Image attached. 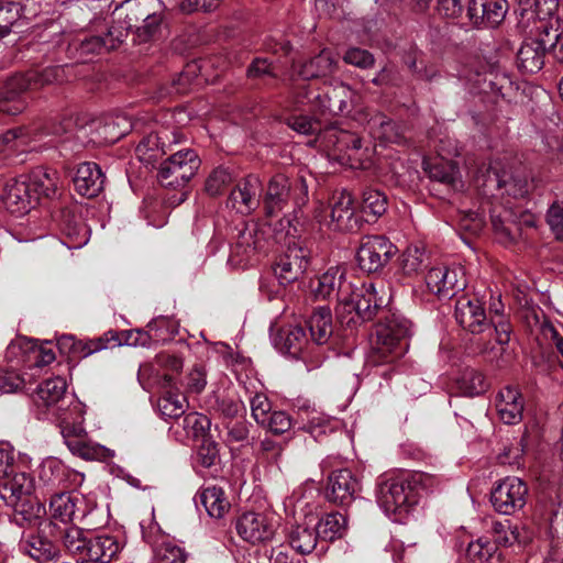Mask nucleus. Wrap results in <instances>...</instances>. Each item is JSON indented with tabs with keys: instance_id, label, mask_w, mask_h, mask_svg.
I'll list each match as a JSON object with an SVG mask.
<instances>
[{
	"instance_id": "obj_62",
	"label": "nucleus",
	"mask_w": 563,
	"mask_h": 563,
	"mask_svg": "<svg viewBox=\"0 0 563 563\" xmlns=\"http://www.w3.org/2000/svg\"><path fill=\"white\" fill-rule=\"evenodd\" d=\"M343 60L346 64L353 65L358 68H371L374 66L375 58L373 54H371L368 51L358 48V47H351L349 48L344 56Z\"/></svg>"
},
{
	"instance_id": "obj_11",
	"label": "nucleus",
	"mask_w": 563,
	"mask_h": 563,
	"mask_svg": "<svg viewBox=\"0 0 563 563\" xmlns=\"http://www.w3.org/2000/svg\"><path fill=\"white\" fill-rule=\"evenodd\" d=\"M265 246L264 235L254 223L238 230L231 245L228 263L234 268H244L256 261L257 253Z\"/></svg>"
},
{
	"instance_id": "obj_6",
	"label": "nucleus",
	"mask_w": 563,
	"mask_h": 563,
	"mask_svg": "<svg viewBox=\"0 0 563 563\" xmlns=\"http://www.w3.org/2000/svg\"><path fill=\"white\" fill-rule=\"evenodd\" d=\"M289 200L301 207L308 201V185L303 176L289 178L277 174L271 178L264 197V209L267 216L278 214Z\"/></svg>"
},
{
	"instance_id": "obj_12",
	"label": "nucleus",
	"mask_w": 563,
	"mask_h": 563,
	"mask_svg": "<svg viewBox=\"0 0 563 563\" xmlns=\"http://www.w3.org/2000/svg\"><path fill=\"white\" fill-rule=\"evenodd\" d=\"M397 247L385 236H365L356 253L358 267L366 273H377L383 269L393 256Z\"/></svg>"
},
{
	"instance_id": "obj_53",
	"label": "nucleus",
	"mask_w": 563,
	"mask_h": 563,
	"mask_svg": "<svg viewBox=\"0 0 563 563\" xmlns=\"http://www.w3.org/2000/svg\"><path fill=\"white\" fill-rule=\"evenodd\" d=\"M371 133L374 137L386 142H397L398 134L395 124L384 114H376L368 121Z\"/></svg>"
},
{
	"instance_id": "obj_59",
	"label": "nucleus",
	"mask_w": 563,
	"mask_h": 563,
	"mask_svg": "<svg viewBox=\"0 0 563 563\" xmlns=\"http://www.w3.org/2000/svg\"><path fill=\"white\" fill-rule=\"evenodd\" d=\"M338 426V420L316 415L309 420L306 429L314 439H318L322 434L334 431Z\"/></svg>"
},
{
	"instance_id": "obj_28",
	"label": "nucleus",
	"mask_w": 563,
	"mask_h": 563,
	"mask_svg": "<svg viewBox=\"0 0 563 563\" xmlns=\"http://www.w3.org/2000/svg\"><path fill=\"white\" fill-rule=\"evenodd\" d=\"M331 222L338 231H354L360 222L355 214L354 199L352 195L343 190L332 198Z\"/></svg>"
},
{
	"instance_id": "obj_22",
	"label": "nucleus",
	"mask_w": 563,
	"mask_h": 563,
	"mask_svg": "<svg viewBox=\"0 0 563 563\" xmlns=\"http://www.w3.org/2000/svg\"><path fill=\"white\" fill-rule=\"evenodd\" d=\"M1 199L12 213H26L37 203V197L33 195L26 176L7 180Z\"/></svg>"
},
{
	"instance_id": "obj_48",
	"label": "nucleus",
	"mask_w": 563,
	"mask_h": 563,
	"mask_svg": "<svg viewBox=\"0 0 563 563\" xmlns=\"http://www.w3.org/2000/svg\"><path fill=\"white\" fill-rule=\"evenodd\" d=\"M424 170L429 173L430 178L443 184L454 185L459 179V170L451 161H441L434 164L423 162Z\"/></svg>"
},
{
	"instance_id": "obj_14",
	"label": "nucleus",
	"mask_w": 563,
	"mask_h": 563,
	"mask_svg": "<svg viewBox=\"0 0 563 563\" xmlns=\"http://www.w3.org/2000/svg\"><path fill=\"white\" fill-rule=\"evenodd\" d=\"M527 495L526 483L518 477L508 476L493 488L490 503L497 512L509 516L523 508Z\"/></svg>"
},
{
	"instance_id": "obj_50",
	"label": "nucleus",
	"mask_w": 563,
	"mask_h": 563,
	"mask_svg": "<svg viewBox=\"0 0 563 563\" xmlns=\"http://www.w3.org/2000/svg\"><path fill=\"white\" fill-rule=\"evenodd\" d=\"M362 209L365 214H371L376 219L386 212L387 197L377 189L368 188L363 192Z\"/></svg>"
},
{
	"instance_id": "obj_8",
	"label": "nucleus",
	"mask_w": 563,
	"mask_h": 563,
	"mask_svg": "<svg viewBox=\"0 0 563 563\" xmlns=\"http://www.w3.org/2000/svg\"><path fill=\"white\" fill-rule=\"evenodd\" d=\"M200 158L194 150H181L161 163L157 178L162 186L184 188L200 167Z\"/></svg>"
},
{
	"instance_id": "obj_36",
	"label": "nucleus",
	"mask_w": 563,
	"mask_h": 563,
	"mask_svg": "<svg viewBox=\"0 0 563 563\" xmlns=\"http://www.w3.org/2000/svg\"><path fill=\"white\" fill-rule=\"evenodd\" d=\"M544 55L545 46L542 42H526L517 54L518 66L526 73H538L544 65Z\"/></svg>"
},
{
	"instance_id": "obj_52",
	"label": "nucleus",
	"mask_w": 563,
	"mask_h": 563,
	"mask_svg": "<svg viewBox=\"0 0 563 563\" xmlns=\"http://www.w3.org/2000/svg\"><path fill=\"white\" fill-rule=\"evenodd\" d=\"M426 253L419 246H408L400 258V267L405 275H413L422 269L426 262Z\"/></svg>"
},
{
	"instance_id": "obj_34",
	"label": "nucleus",
	"mask_w": 563,
	"mask_h": 563,
	"mask_svg": "<svg viewBox=\"0 0 563 563\" xmlns=\"http://www.w3.org/2000/svg\"><path fill=\"white\" fill-rule=\"evenodd\" d=\"M336 63L333 53L329 49H323L303 64H294L292 69L301 79L310 80L332 74L335 70Z\"/></svg>"
},
{
	"instance_id": "obj_51",
	"label": "nucleus",
	"mask_w": 563,
	"mask_h": 563,
	"mask_svg": "<svg viewBox=\"0 0 563 563\" xmlns=\"http://www.w3.org/2000/svg\"><path fill=\"white\" fill-rule=\"evenodd\" d=\"M120 340L121 339L117 332L109 331L98 339L89 340L86 342L80 341V343L77 345L79 349V357H87L101 350L114 347Z\"/></svg>"
},
{
	"instance_id": "obj_41",
	"label": "nucleus",
	"mask_w": 563,
	"mask_h": 563,
	"mask_svg": "<svg viewBox=\"0 0 563 563\" xmlns=\"http://www.w3.org/2000/svg\"><path fill=\"white\" fill-rule=\"evenodd\" d=\"M319 538L314 526H308L307 523L297 525L288 534L290 547L300 554L312 552Z\"/></svg>"
},
{
	"instance_id": "obj_26",
	"label": "nucleus",
	"mask_w": 563,
	"mask_h": 563,
	"mask_svg": "<svg viewBox=\"0 0 563 563\" xmlns=\"http://www.w3.org/2000/svg\"><path fill=\"white\" fill-rule=\"evenodd\" d=\"M210 426L211 422L207 416L194 411L175 420L170 427V431L180 442L189 440L200 441L209 435Z\"/></svg>"
},
{
	"instance_id": "obj_42",
	"label": "nucleus",
	"mask_w": 563,
	"mask_h": 563,
	"mask_svg": "<svg viewBox=\"0 0 563 563\" xmlns=\"http://www.w3.org/2000/svg\"><path fill=\"white\" fill-rule=\"evenodd\" d=\"M9 506L14 509L13 520L19 526H36L45 514L44 507L33 497Z\"/></svg>"
},
{
	"instance_id": "obj_5",
	"label": "nucleus",
	"mask_w": 563,
	"mask_h": 563,
	"mask_svg": "<svg viewBox=\"0 0 563 563\" xmlns=\"http://www.w3.org/2000/svg\"><path fill=\"white\" fill-rule=\"evenodd\" d=\"M409 335V320L396 314L386 317L376 325L371 340V361L374 364L394 362L405 352L404 341Z\"/></svg>"
},
{
	"instance_id": "obj_40",
	"label": "nucleus",
	"mask_w": 563,
	"mask_h": 563,
	"mask_svg": "<svg viewBox=\"0 0 563 563\" xmlns=\"http://www.w3.org/2000/svg\"><path fill=\"white\" fill-rule=\"evenodd\" d=\"M314 528L321 540L332 542L344 537L347 530V519L341 512H330L321 517Z\"/></svg>"
},
{
	"instance_id": "obj_15",
	"label": "nucleus",
	"mask_w": 563,
	"mask_h": 563,
	"mask_svg": "<svg viewBox=\"0 0 563 563\" xmlns=\"http://www.w3.org/2000/svg\"><path fill=\"white\" fill-rule=\"evenodd\" d=\"M426 284L439 299H451L466 287V278L461 267L437 266L428 272Z\"/></svg>"
},
{
	"instance_id": "obj_9",
	"label": "nucleus",
	"mask_w": 563,
	"mask_h": 563,
	"mask_svg": "<svg viewBox=\"0 0 563 563\" xmlns=\"http://www.w3.org/2000/svg\"><path fill=\"white\" fill-rule=\"evenodd\" d=\"M511 325L504 317H499L498 321H493V330L482 334L477 340L476 346L478 353L485 361L498 368L506 366L508 363V344L510 341Z\"/></svg>"
},
{
	"instance_id": "obj_37",
	"label": "nucleus",
	"mask_w": 563,
	"mask_h": 563,
	"mask_svg": "<svg viewBox=\"0 0 563 563\" xmlns=\"http://www.w3.org/2000/svg\"><path fill=\"white\" fill-rule=\"evenodd\" d=\"M21 549L37 562H45L57 555V548L45 536L31 533L21 541Z\"/></svg>"
},
{
	"instance_id": "obj_29",
	"label": "nucleus",
	"mask_w": 563,
	"mask_h": 563,
	"mask_svg": "<svg viewBox=\"0 0 563 563\" xmlns=\"http://www.w3.org/2000/svg\"><path fill=\"white\" fill-rule=\"evenodd\" d=\"M122 36L121 31L111 27L104 36L84 35L75 40L71 46L78 52L80 58L87 59L89 55L117 48L123 42Z\"/></svg>"
},
{
	"instance_id": "obj_3",
	"label": "nucleus",
	"mask_w": 563,
	"mask_h": 563,
	"mask_svg": "<svg viewBox=\"0 0 563 563\" xmlns=\"http://www.w3.org/2000/svg\"><path fill=\"white\" fill-rule=\"evenodd\" d=\"M63 79L64 68L60 66L31 70L25 75H15L9 78L0 89V112L9 115L21 113L26 107L23 95L27 90L40 89L46 85L59 82Z\"/></svg>"
},
{
	"instance_id": "obj_57",
	"label": "nucleus",
	"mask_w": 563,
	"mask_h": 563,
	"mask_svg": "<svg viewBox=\"0 0 563 563\" xmlns=\"http://www.w3.org/2000/svg\"><path fill=\"white\" fill-rule=\"evenodd\" d=\"M20 22V15L13 0H0V38L7 36L11 29Z\"/></svg>"
},
{
	"instance_id": "obj_21",
	"label": "nucleus",
	"mask_w": 563,
	"mask_h": 563,
	"mask_svg": "<svg viewBox=\"0 0 563 563\" xmlns=\"http://www.w3.org/2000/svg\"><path fill=\"white\" fill-rule=\"evenodd\" d=\"M49 511L52 518L68 523L82 520L91 511V507L86 498L79 494L58 493L51 498Z\"/></svg>"
},
{
	"instance_id": "obj_47",
	"label": "nucleus",
	"mask_w": 563,
	"mask_h": 563,
	"mask_svg": "<svg viewBox=\"0 0 563 563\" xmlns=\"http://www.w3.org/2000/svg\"><path fill=\"white\" fill-rule=\"evenodd\" d=\"M128 18L130 21H144L158 11H165L161 0H128Z\"/></svg>"
},
{
	"instance_id": "obj_38",
	"label": "nucleus",
	"mask_w": 563,
	"mask_h": 563,
	"mask_svg": "<svg viewBox=\"0 0 563 563\" xmlns=\"http://www.w3.org/2000/svg\"><path fill=\"white\" fill-rule=\"evenodd\" d=\"M312 340L317 344L328 342L333 332L332 313L328 307H318L314 309L307 321Z\"/></svg>"
},
{
	"instance_id": "obj_30",
	"label": "nucleus",
	"mask_w": 563,
	"mask_h": 563,
	"mask_svg": "<svg viewBox=\"0 0 563 563\" xmlns=\"http://www.w3.org/2000/svg\"><path fill=\"white\" fill-rule=\"evenodd\" d=\"M73 181L80 196L93 198L103 189L104 176L96 163L86 162L77 167Z\"/></svg>"
},
{
	"instance_id": "obj_43",
	"label": "nucleus",
	"mask_w": 563,
	"mask_h": 563,
	"mask_svg": "<svg viewBox=\"0 0 563 563\" xmlns=\"http://www.w3.org/2000/svg\"><path fill=\"white\" fill-rule=\"evenodd\" d=\"M32 192L37 198L40 196L52 197L57 190V173L45 168H36L27 177Z\"/></svg>"
},
{
	"instance_id": "obj_63",
	"label": "nucleus",
	"mask_w": 563,
	"mask_h": 563,
	"mask_svg": "<svg viewBox=\"0 0 563 563\" xmlns=\"http://www.w3.org/2000/svg\"><path fill=\"white\" fill-rule=\"evenodd\" d=\"M275 434H283L291 427L290 417L284 411H272L267 421L261 424Z\"/></svg>"
},
{
	"instance_id": "obj_35",
	"label": "nucleus",
	"mask_w": 563,
	"mask_h": 563,
	"mask_svg": "<svg viewBox=\"0 0 563 563\" xmlns=\"http://www.w3.org/2000/svg\"><path fill=\"white\" fill-rule=\"evenodd\" d=\"M307 343V336L301 327L289 325L283 328L275 336V346L285 354L299 356Z\"/></svg>"
},
{
	"instance_id": "obj_19",
	"label": "nucleus",
	"mask_w": 563,
	"mask_h": 563,
	"mask_svg": "<svg viewBox=\"0 0 563 563\" xmlns=\"http://www.w3.org/2000/svg\"><path fill=\"white\" fill-rule=\"evenodd\" d=\"M360 492V481L347 468L333 471L328 477L327 498L333 504L350 506Z\"/></svg>"
},
{
	"instance_id": "obj_39",
	"label": "nucleus",
	"mask_w": 563,
	"mask_h": 563,
	"mask_svg": "<svg viewBox=\"0 0 563 563\" xmlns=\"http://www.w3.org/2000/svg\"><path fill=\"white\" fill-rule=\"evenodd\" d=\"M200 504L212 518H222L230 509L224 490L218 486H207L198 495Z\"/></svg>"
},
{
	"instance_id": "obj_61",
	"label": "nucleus",
	"mask_w": 563,
	"mask_h": 563,
	"mask_svg": "<svg viewBox=\"0 0 563 563\" xmlns=\"http://www.w3.org/2000/svg\"><path fill=\"white\" fill-rule=\"evenodd\" d=\"M494 551L495 544L486 537H481L468 544L466 554L472 561H482L490 558Z\"/></svg>"
},
{
	"instance_id": "obj_10",
	"label": "nucleus",
	"mask_w": 563,
	"mask_h": 563,
	"mask_svg": "<svg viewBox=\"0 0 563 563\" xmlns=\"http://www.w3.org/2000/svg\"><path fill=\"white\" fill-rule=\"evenodd\" d=\"M454 317L456 322L473 334H492L493 321H498L500 317L498 310L495 316L487 317L482 301L476 297L462 295L455 303Z\"/></svg>"
},
{
	"instance_id": "obj_27",
	"label": "nucleus",
	"mask_w": 563,
	"mask_h": 563,
	"mask_svg": "<svg viewBox=\"0 0 563 563\" xmlns=\"http://www.w3.org/2000/svg\"><path fill=\"white\" fill-rule=\"evenodd\" d=\"M34 479L25 472H14L0 479V498L7 506L32 497Z\"/></svg>"
},
{
	"instance_id": "obj_2",
	"label": "nucleus",
	"mask_w": 563,
	"mask_h": 563,
	"mask_svg": "<svg viewBox=\"0 0 563 563\" xmlns=\"http://www.w3.org/2000/svg\"><path fill=\"white\" fill-rule=\"evenodd\" d=\"M354 96L355 92L351 87L343 82L324 84L321 87L302 84L292 89L295 104L308 107L311 112L321 115L344 113L353 102Z\"/></svg>"
},
{
	"instance_id": "obj_32",
	"label": "nucleus",
	"mask_w": 563,
	"mask_h": 563,
	"mask_svg": "<svg viewBox=\"0 0 563 563\" xmlns=\"http://www.w3.org/2000/svg\"><path fill=\"white\" fill-rule=\"evenodd\" d=\"M499 418L506 424H516L522 419L523 399L520 391L511 386L503 388L496 399Z\"/></svg>"
},
{
	"instance_id": "obj_33",
	"label": "nucleus",
	"mask_w": 563,
	"mask_h": 563,
	"mask_svg": "<svg viewBox=\"0 0 563 563\" xmlns=\"http://www.w3.org/2000/svg\"><path fill=\"white\" fill-rule=\"evenodd\" d=\"M118 539L109 534H91L84 558L87 562L109 563L120 551Z\"/></svg>"
},
{
	"instance_id": "obj_1",
	"label": "nucleus",
	"mask_w": 563,
	"mask_h": 563,
	"mask_svg": "<svg viewBox=\"0 0 563 563\" xmlns=\"http://www.w3.org/2000/svg\"><path fill=\"white\" fill-rule=\"evenodd\" d=\"M314 294L321 299L335 297L338 319L347 327L372 320L385 303L373 283L354 287L339 266L330 267L318 278Z\"/></svg>"
},
{
	"instance_id": "obj_20",
	"label": "nucleus",
	"mask_w": 563,
	"mask_h": 563,
	"mask_svg": "<svg viewBox=\"0 0 563 563\" xmlns=\"http://www.w3.org/2000/svg\"><path fill=\"white\" fill-rule=\"evenodd\" d=\"M40 482L49 490L79 486L84 475L69 467L55 457L46 459L40 470Z\"/></svg>"
},
{
	"instance_id": "obj_24",
	"label": "nucleus",
	"mask_w": 563,
	"mask_h": 563,
	"mask_svg": "<svg viewBox=\"0 0 563 563\" xmlns=\"http://www.w3.org/2000/svg\"><path fill=\"white\" fill-rule=\"evenodd\" d=\"M261 191V179L249 175L231 190L228 203L242 214L250 213L260 206Z\"/></svg>"
},
{
	"instance_id": "obj_56",
	"label": "nucleus",
	"mask_w": 563,
	"mask_h": 563,
	"mask_svg": "<svg viewBox=\"0 0 563 563\" xmlns=\"http://www.w3.org/2000/svg\"><path fill=\"white\" fill-rule=\"evenodd\" d=\"M131 129L130 121L125 117H115L108 119L102 126L101 133L109 142H117L123 137Z\"/></svg>"
},
{
	"instance_id": "obj_16",
	"label": "nucleus",
	"mask_w": 563,
	"mask_h": 563,
	"mask_svg": "<svg viewBox=\"0 0 563 563\" xmlns=\"http://www.w3.org/2000/svg\"><path fill=\"white\" fill-rule=\"evenodd\" d=\"M66 380L59 376L44 380L36 388L33 401L37 407L52 409L53 413L60 420L62 417H75L73 406L65 409Z\"/></svg>"
},
{
	"instance_id": "obj_44",
	"label": "nucleus",
	"mask_w": 563,
	"mask_h": 563,
	"mask_svg": "<svg viewBox=\"0 0 563 563\" xmlns=\"http://www.w3.org/2000/svg\"><path fill=\"white\" fill-rule=\"evenodd\" d=\"M90 532L77 526H69L64 529L60 534V539L65 550L69 554L80 555L84 558Z\"/></svg>"
},
{
	"instance_id": "obj_49",
	"label": "nucleus",
	"mask_w": 563,
	"mask_h": 563,
	"mask_svg": "<svg viewBox=\"0 0 563 563\" xmlns=\"http://www.w3.org/2000/svg\"><path fill=\"white\" fill-rule=\"evenodd\" d=\"M286 124L291 130L302 135L317 134L316 141H319L322 144V139L320 137V134H322L324 130H322L319 120L302 114H294L286 119Z\"/></svg>"
},
{
	"instance_id": "obj_54",
	"label": "nucleus",
	"mask_w": 563,
	"mask_h": 563,
	"mask_svg": "<svg viewBox=\"0 0 563 563\" xmlns=\"http://www.w3.org/2000/svg\"><path fill=\"white\" fill-rule=\"evenodd\" d=\"M186 398L178 394L167 393L158 401V407L163 416L180 419L185 413Z\"/></svg>"
},
{
	"instance_id": "obj_23",
	"label": "nucleus",
	"mask_w": 563,
	"mask_h": 563,
	"mask_svg": "<svg viewBox=\"0 0 563 563\" xmlns=\"http://www.w3.org/2000/svg\"><path fill=\"white\" fill-rule=\"evenodd\" d=\"M506 0H468L467 16L477 27H495L505 19Z\"/></svg>"
},
{
	"instance_id": "obj_55",
	"label": "nucleus",
	"mask_w": 563,
	"mask_h": 563,
	"mask_svg": "<svg viewBox=\"0 0 563 563\" xmlns=\"http://www.w3.org/2000/svg\"><path fill=\"white\" fill-rule=\"evenodd\" d=\"M164 13L165 11L155 12L142 21V24L136 27V36L140 42H147L159 34L165 19Z\"/></svg>"
},
{
	"instance_id": "obj_4",
	"label": "nucleus",
	"mask_w": 563,
	"mask_h": 563,
	"mask_svg": "<svg viewBox=\"0 0 563 563\" xmlns=\"http://www.w3.org/2000/svg\"><path fill=\"white\" fill-rule=\"evenodd\" d=\"M422 474H408L396 477L380 476L377 482V503L384 512L401 520L411 507L418 503L417 485Z\"/></svg>"
},
{
	"instance_id": "obj_13",
	"label": "nucleus",
	"mask_w": 563,
	"mask_h": 563,
	"mask_svg": "<svg viewBox=\"0 0 563 563\" xmlns=\"http://www.w3.org/2000/svg\"><path fill=\"white\" fill-rule=\"evenodd\" d=\"M476 185L483 187L485 194H493L495 189H505L508 196L515 198L525 197L529 191V185L526 178L501 169L497 162L489 165L485 173L481 172L476 176Z\"/></svg>"
},
{
	"instance_id": "obj_25",
	"label": "nucleus",
	"mask_w": 563,
	"mask_h": 563,
	"mask_svg": "<svg viewBox=\"0 0 563 563\" xmlns=\"http://www.w3.org/2000/svg\"><path fill=\"white\" fill-rule=\"evenodd\" d=\"M320 137L322 139L324 147L346 154L350 161L362 159V155L360 154L362 140L355 133L331 125L324 129Z\"/></svg>"
},
{
	"instance_id": "obj_64",
	"label": "nucleus",
	"mask_w": 563,
	"mask_h": 563,
	"mask_svg": "<svg viewBox=\"0 0 563 563\" xmlns=\"http://www.w3.org/2000/svg\"><path fill=\"white\" fill-rule=\"evenodd\" d=\"M185 551L169 543L163 544L156 551L157 563H185Z\"/></svg>"
},
{
	"instance_id": "obj_7",
	"label": "nucleus",
	"mask_w": 563,
	"mask_h": 563,
	"mask_svg": "<svg viewBox=\"0 0 563 563\" xmlns=\"http://www.w3.org/2000/svg\"><path fill=\"white\" fill-rule=\"evenodd\" d=\"M71 411L75 412V417H62L59 423L60 433L68 450L74 455L88 461L106 457L107 449L90 441L82 427L84 416L80 404L75 402Z\"/></svg>"
},
{
	"instance_id": "obj_45",
	"label": "nucleus",
	"mask_w": 563,
	"mask_h": 563,
	"mask_svg": "<svg viewBox=\"0 0 563 563\" xmlns=\"http://www.w3.org/2000/svg\"><path fill=\"white\" fill-rule=\"evenodd\" d=\"M233 179L234 176L228 167L218 166L208 175L205 190L209 196H219L233 183Z\"/></svg>"
},
{
	"instance_id": "obj_58",
	"label": "nucleus",
	"mask_w": 563,
	"mask_h": 563,
	"mask_svg": "<svg viewBox=\"0 0 563 563\" xmlns=\"http://www.w3.org/2000/svg\"><path fill=\"white\" fill-rule=\"evenodd\" d=\"M63 230L70 240L71 247H80L88 242V229L79 221L66 220Z\"/></svg>"
},
{
	"instance_id": "obj_31",
	"label": "nucleus",
	"mask_w": 563,
	"mask_h": 563,
	"mask_svg": "<svg viewBox=\"0 0 563 563\" xmlns=\"http://www.w3.org/2000/svg\"><path fill=\"white\" fill-rule=\"evenodd\" d=\"M16 350L25 354V360L23 361L29 363L30 366L43 367L55 360V353L48 343L37 344L34 340L20 338L13 341L8 347V352L13 355L16 354Z\"/></svg>"
},
{
	"instance_id": "obj_60",
	"label": "nucleus",
	"mask_w": 563,
	"mask_h": 563,
	"mask_svg": "<svg viewBox=\"0 0 563 563\" xmlns=\"http://www.w3.org/2000/svg\"><path fill=\"white\" fill-rule=\"evenodd\" d=\"M200 441L201 444L198 449V460L203 467H210L219 460L218 443L209 435Z\"/></svg>"
},
{
	"instance_id": "obj_46",
	"label": "nucleus",
	"mask_w": 563,
	"mask_h": 563,
	"mask_svg": "<svg viewBox=\"0 0 563 563\" xmlns=\"http://www.w3.org/2000/svg\"><path fill=\"white\" fill-rule=\"evenodd\" d=\"M459 386L465 395L478 396L488 389L489 384L481 372L466 368L459 379Z\"/></svg>"
},
{
	"instance_id": "obj_18",
	"label": "nucleus",
	"mask_w": 563,
	"mask_h": 563,
	"mask_svg": "<svg viewBox=\"0 0 563 563\" xmlns=\"http://www.w3.org/2000/svg\"><path fill=\"white\" fill-rule=\"evenodd\" d=\"M239 536L251 543L269 541L276 531V522L268 515L262 512H244L235 525Z\"/></svg>"
},
{
	"instance_id": "obj_17",
	"label": "nucleus",
	"mask_w": 563,
	"mask_h": 563,
	"mask_svg": "<svg viewBox=\"0 0 563 563\" xmlns=\"http://www.w3.org/2000/svg\"><path fill=\"white\" fill-rule=\"evenodd\" d=\"M310 252L298 244L289 245L274 266V275L283 286L298 280L309 264Z\"/></svg>"
}]
</instances>
